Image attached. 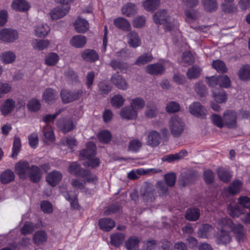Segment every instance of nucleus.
Returning <instances> with one entry per match:
<instances>
[{
	"label": "nucleus",
	"instance_id": "1",
	"mask_svg": "<svg viewBox=\"0 0 250 250\" xmlns=\"http://www.w3.org/2000/svg\"><path fill=\"white\" fill-rule=\"evenodd\" d=\"M15 170L21 179L29 177L34 183L38 182L42 178L40 168L36 165L30 166L26 161L21 160L17 163L15 166Z\"/></svg>",
	"mask_w": 250,
	"mask_h": 250
},
{
	"label": "nucleus",
	"instance_id": "2",
	"mask_svg": "<svg viewBox=\"0 0 250 250\" xmlns=\"http://www.w3.org/2000/svg\"><path fill=\"white\" fill-rule=\"evenodd\" d=\"M154 22L157 24H164L166 30L171 31L177 28L176 22L171 18L166 10L158 11L153 17Z\"/></svg>",
	"mask_w": 250,
	"mask_h": 250
},
{
	"label": "nucleus",
	"instance_id": "3",
	"mask_svg": "<svg viewBox=\"0 0 250 250\" xmlns=\"http://www.w3.org/2000/svg\"><path fill=\"white\" fill-rule=\"evenodd\" d=\"M168 127L171 135L174 138H179L185 130V124L178 116H173L169 121Z\"/></svg>",
	"mask_w": 250,
	"mask_h": 250
},
{
	"label": "nucleus",
	"instance_id": "4",
	"mask_svg": "<svg viewBox=\"0 0 250 250\" xmlns=\"http://www.w3.org/2000/svg\"><path fill=\"white\" fill-rule=\"evenodd\" d=\"M83 94L82 89H79L73 91L63 89L61 91V97L64 103H69L79 99Z\"/></svg>",
	"mask_w": 250,
	"mask_h": 250
},
{
	"label": "nucleus",
	"instance_id": "5",
	"mask_svg": "<svg viewBox=\"0 0 250 250\" xmlns=\"http://www.w3.org/2000/svg\"><path fill=\"white\" fill-rule=\"evenodd\" d=\"M224 125L229 129H234L237 127V114L233 110H228L223 114Z\"/></svg>",
	"mask_w": 250,
	"mask_h": 250
},
{
	"label": "nucleus",
	"instance_id": "6",
	"mask_svg": "<svg viewBox=\"0 0 250 250\" xmlns=\"http://www.w3.org/2000/svg\"><path fill=\"white\" fill-rule=\"evenodd\" d=\"M18 38L17 30L11 28H4L0 30V40L5 42H13Z\"/></svg>",
	"mask_w": 250,
	"mask_h": 250
},
{
	"label": "nucleus",
	"instance_id": "7",
	"mask_svg": "<svg viewBox=\"0 0 250 250\" xmlns=\"http://www.w3.org/2000/svg\"><path fill=\"white\" fill-rule=\"evenodd\" d=\"M189 111L192 115L200 118H205L207 114L205 107L199 102H195L189 106Z\"/></svg>",
	"mask_w": 250,
	"mask_h": 250
},
{
	"label": "nucleus",
	"instance_id": "8",
	"mask_svg": "<svg viewBox=\"0 0 250 250\" xmlns=\"http://www.w3.org/2000/svg\"><path fill=\"white\" fill-rule=\"evenodd\" d=\"M146 140V145L152 147H155L161 143V136L158 131L151 130L148 132Z\"/></svg>",
	"mask_w": 250,
	"mask_h": 250
},
{
	"label": "nucleus",
	"instance_id": "9",
	"mask_svg": "<svg viewBox=\"0 0 250 250\" xmlns=\"http://www.w3.org/2000/svg\"><path fill=\"white\" fill-rule=\"evenodd\" d=\"M110 81L118 89L125 90L128 88V84L125 79L119 75L118 72L112 76Z\"/></svg>",
	"mask_w": 250,
	"mask_h": 250
},
{
	"label": "nucleus",
	"instance_id": "10",
	"mask_svg": "<svg viewBox=\"0 0 250 250\" xmlns=\"http://www.w3.org/2000/svg\"><path fill=\"white\" fill-rule=\"evenodd\" d=\"M62 177L61 172L57 170H53L47 174L46 180L52 187L57 185L62 180Z\"/></svg>",
	"mask_w": 250,
	"mask_h": 250
},
{
	"label": "nucleus",
	"instance_id": "11",
	"mask_svg": "<svg viewBox=\"0 0 250 250\" xmlns=\"http://www.w3.org/2000/svg\"><path fill=\"white\" fill-rule=\"evenodd\" d=\"M69 7L67 5H61L53 9L50 13L52 20H57L64 17L68 12Z\"/></svg>",
	"mask_w": 250,
	"mask_h": 250
},
{
	"label": "nucleus",
	"instance_id": "12",
	"mask_svg": "<svg viewBox=\"0 0 250 250\" xmlns=\"http://www.w3.org/2000/svg\"><path fill=\"white\" fill-rule=\"evenodd\" d=\"M68 171L71 174L82 177H84L88 174V170L82 168L80 164L76 162H73L70 165Z\"/></svg>",
	"mask_w": 250,
	"mask_h": 250
},
{
	"label": "nucleus",
	"instance_id": "13",
	"mask_svg": "<svg viewBox=\"0 0 250 250\" xmlns=\"http://www.w3.org/2000/svg\"><path fill=\"white\" fill-rule=\"evenodd\" d=\"M126 38L128 45L132 47L136 48L141 44L139 36L135 31H130L126 35Z\"/></svg>",
	"mask_w": 250,
	"mask_h": 250
},
{
	"label": "nucleus",
	"instance_id": "14",
	"mask_svg": "<svg viewBox=\"0 0 250 250\" xmlns=\"http://www.w3.org/2000/svg\"><path fill=\"white\" fill-rule=\"evenodd\" d=\"M96 152V145L93 142H89L86 144V148L80 152V156L83 159L93 157Z\"/></svg>",
	"mask_w": 250,
	"mask_h": 250
},
{
	"label": "nucleus",
	"instance_id": "15",
	"mask_svg": "<svg viewBox=\"0 0 250 250\" xmlns=\"http://www.w3.org/2000/svg\"><path fill=\"white\" fill-rule=\"evenodd\" d=\"M137 6L131 2H127L123 5L121 9L122 14L127 17H131L137 13Z\"/></svg>",
	"mask_w": 250,
	"mask_h": 250
},
{
	"label": "nucleus",
	"instance_id": "16",
	"mask_svg": "<svg viewBox=\"0 0 250 250\" xmlns=\"http://www.w3.org/2000/svg\"><path fill=\"white\" fill-rule=\"evenodd\" d=\"M197 178L195 172L192 170H188L181 175L179 180L180 184L185 187L194 181Z\"/></svg>",
	"mask_w": 250,
	"mask_h": 250
},
{
	"label": "nucleus",
	"instance_id": "17",
	"mask_svg": "<svg viewBox=\"0 0 250 250\" xmlns=\"http://www.w3.org/2000/svg\"><path fill=\"white\" fill-rule=\"evenodd\" d=\"M11 7L14 10L25 12L29 10L30 5L26 0H14L11 3Z\"/></svg>",
	"mask_w": 250,
	"mask_h": 250
},
{
	"label": "nucleus",
	"instance_id": "18",
	"mask_svg": "<svg viewBox=\"0 0 250 250\" xmlns=\"http://www.w3.org/2000/svg\"><path fill=\"white\" fill-rule=\"evenodd\" d=\"M230 229L235 235L236 239L238 241H243L245 238L246 231L244 228V226L240 224H233L232 227Z\"/></svg>",
	"mask_w": 250,
	"mask_h": 250
},
{
	"label": "nucleus",
	"instance_id": "19",
	"mask_svg": "<svg viewBox=\"0 0 250 250\" xmlns=\"http://www.w3.org/2000/svg\"><path fill=\"white\" fill-rule=\"evenodd\" d=\"M141 196L146 201H152L154 199L155 189L150 185L144 186L141 190Z\"/></svg>",
	"mask_w": 250,
	"mask_h": 250
},
{
	"label": "nucleus",
	"instance_id": "20",
	"mask_svg": "<svg viewBox=\"0 0 250 250\" xmlns=\"http://www.w3.org/2000/svg\"><path fill=\"white\" fill-rule=\"evenodd\" d=\"M114 25L118 29L125 31H130L131 26L128 21L122 17H118L113 21Z\"/></svg>",
	"mask_w": 250,
	"mask_h": 250
},
{
	"label": "nucleus",
	"instance_id": "21",
	"mask_svg": "<svg viewBox=\"0 0 250 250\" xmlns=\"http://www.w3.org/2000/svg\"><path fill=\"white\" fill-rule=\"evenodd\" d=\"M146 72L153 75L162 74L165 71L163 65L161 63H156L148 65L146 68Z\"/></svg>",
	"mask_w": 250,
	"mask_h": 250
},
{
	"label": "nucleus",
	"instance_id": "22",
	"mask_svg": "<svg viewBox=\"0 0 250 250\" xmlns=\"http://www.w3.org/2000/svg\"><path fill=\"white\" fill-rule=\"evenodd\" d=\"M58 97L57 92L50 88L46 89L42 96V100L48 104L54 102Z\"/></svg>",
	"mask_w": 250,
	"mask_h": 250
},
{
	"label": "nucleus",
	"instance_id": "23",
	"mask_svg": "<svg viewBox=\"0 0 250 250\" xmlns=\"http://www.w3.org/2000/svg\"><path fill=\"white\" fill-rule=\"evenodd\" d=\"M187 155V151L186 150L183 149L178 153L165 156L163 157L162 160L163 161L167 162L168 163H172L183 159Z\"/></svg>",
	"mask_w": 250,
	"mask_h": 250
},
{
	"label": "nucleus",
	"instance_id": "24",
	"mask_svg": "<svg viewBox=\"0 0 250 250\" xmlns=\"http://www.w3.org/2000/svg\"><path fill=\"white\" fill-rule=\"evenodd\" d=\"M15 106V102L12 99H7L0 107L1 114L6 116L14 109Z\"/></svg>",
	"mask_w": 250,
	"mask_h": 250
},
{
	"label": "nucleus",
	"instance_id": "25",
	"mask_svg": "<svg viewBox=\"0 0 250 250\" xmlns=\"http://www.w3.org/2000/svg\"><path fill=\"white\" fill-rule=\"evenodd\" d=\"M121 116L127 120L136 119L137 116V110L134 109L131 106H125L120 112Z\"/></svg>",
	"mask_w": 250,
	"mask_h": 250
},
{
	"label": "nucleus",
	"instance_id": "26",
	"mask_svg": "<svg viewBox=\"0 0 250 250\" xmlns=\"http://www.w3.org/2000/svg\"><path fill=\"white\" fill-rule=\"evenodd\" d=\"M140 241L135 236L128 238L125 243V246L127 250H138Z\"/></svg>",
	"mask_w": 250,
	"mask_h": 250
},
{
	"label": "nucleus",
	"instance_id": "27",
	"mask_svg": "<svg viewBox=\"0 0 250 250\" xmlns=\"http://www.w3.org/2000/svg\"><path fill=\"white\" fill-rule=\"evenodd\" d=\"M47 240V234L44 230H38L33 235V242L37 245L45 243Z\"/></svg>",
	"mask_w": 250,
	"mask_h": 250
},
{
	"label": "nucleus",
	"instance_id": "28",
	"mask_svg": "<svg viewBox=\"0 0 250 250\" xmlns=\"http://www.w3.org/2000/svg\"><path fill=\"white\" fill-rule=\"evenodd\" d=\"M76 31L78 33H84L89 28V24L85 20L78 18L74 24Z\"/></svg>",
	"mask_w": 250,
	"mask_h": 250
},
{
	"label": "nucleus",
	"instance_id": "29",
	"mask_svg": "<svg viewBox=\"0 0 250 250\" xmlns=\"http://www.w3.org/2000/svg\"><path fill=\"white\" fill-rule=\"evenodd\" d=\"M99 225L103 230L108 231L115 227V222L108 218H102L99 220Z\"/></svg>",
	"mask_w": 250,
	"mask_h": 250
},
{
	"label": "nucleus",
	"instance_id": "30",
	"mask_svg": "<svg viewBox=\"0 0 250 250\" xmlns=\"http://www.w3.org/2000/svg\"><path fill=\"white\" fill-rule=\"evenodd\" d=\"M125 235L123 233L116 232L110 236V243L116 247H120L123 243Z\"/></svg>",
	"mask_w": 250,
	"mask_h": 250
},
{
	"label": "nucleus",
	"instance_id": "31",
	"mask_svg": "<svg viewBox=\"0 0 250 250\" xmlns=\"http://www.w3.org/2000/svg\"><path fill=\"white\" fill-rule=\"evenodd\" d=\"M82 56L84 60L89 62H95L99 59L98 53L95 50L91 49L84 50L82 53Z\"/></svg>",
	"mask_w": 250,
	"mask_h": 250
},
{
	"label": "nucleus",
	"instance_id": "32",
	"mask_svg": "<svg viewBox=\"0 0 250 250\" xmlns=\"http://www.w3.org/2000/svg\"><path fill=\"white\" fill-rule=\"evenodd\" d=\"M230 239L231 237L229 232L228 231L222 229L217 234L216 242L219 244H226L229 243Z\"/></svg>",
	"mask_w": 250,
	"mask_h": 250
},
{
	"label": "nucleus",
	"instance_id": "33",
	"mask_svg": "<svg viewBox=\"0 0 250 250\" xmlns=\"http://www.w3.org/2000/svg\"><path fill=\"white\" fill-rule=\"evenodd\" d=\"M200 215V210L197 208L188 209L185 214V218L190 221H194L198 219Z\"/></svg>",
	"mask_w": 250,
	"mask_h": 250
},
{
	"label": "nucleus",
	"instance_id": "34",
	"mask_svg": "<svg viewBox=\"0 0 250 250\" xmlns=\"http://www.w3.org/2000/svg\"><path fill=\"white\" fill-rule=\"evenodd\" d=\"M213 230V228L208 224H204L199 229L198 235L202 238H208L210 233Z\"/></svg>",
	"mask_w": 250,
	"mask_h": 250
},
{
	"label": "nucleus",
	"instance_id": "35",
	"mask_svg": "<svg viewBox=\"0 0 250 250\" xmlns=\"http://www.w3.org/2000/svg\"><path fill=\"white\" fill-rule=\"evenodd\" d=\"M86 42V38L83 35H77L70 40L71 45L76 48L83 47Z\"/></svg>",
	"mask_w": 250,
	"mask_h": 250
},
{
	"label": "nucleus",
	"instance_id": "36",
	"mask_svg": "<svg viewBox=\"0 0 250 250\" xmlns=\"http://www.w3.org/2000/svg\"><path fill=\"white\" fill-rule=\"evenodd\" d=\"M16 57V55L13 52L6 51L0 54V60L5 64H9L14 62Z\"/></svg>",
	"mask_w": 250,
	"mask_h": 250
},
{
	"label": "nucleus",
	"instance_id": "37",
	"mask_svg": "<svg viewBox=\"0 0 250 250\" xmlns=\"http://www.w3.org/2000/svg\"><path fill=\"white\" fill-rule=\"evenodd\" d=\"M63 196L68 200L72 207L74 208H77L79 207L77 197L76 194L72 191H66L63 193Z\"/></svg>",
	"mask_w": 250,
	"mask_h": 250
},
{
	"label": "nucleus",
	"instance_id": "38",
	"mask_svg": "<svg viewBox=\"0 0 250 250\" xmlns=\"http://www.w3.org/2000/svg\"><path fill=\"white\" fill-rule=\"evenodd\" d=\"M203 6L208 12L215 11L218 8V3L216 0H202Z\"/></svg>",
	"mask_w": 250,
	"mask_h": 250
},
{
	"label": "nucleus",
	"instance_id": "39",
	"mask_svg": "<svg viewBox=\"0 0 250 250\" xmlns=\"http://www.w3.org/2000/svg\"><path fill=\"white\" fill-rule=\"evenodd\" d=\"M49 31L50 28L46 24H39L35 27V34L36 36L42 37L46 36Z\"/></svg>",
	"mask_w": 250,
	"mask_h": 250
},
{
	"label": "nucleus",
	"instance_id": "40",
	"mask_svg": "<svg viewBox=\"0 0 250 250\" xmlns=\"http://www.w3.org/2000/svg\"><path fill=\"white\" fill-rule=\"evenodd\" d=\"M142 146V143L140 140L138 139H133L129 142L128 150L136 153L140 150Z\"/></svg>",
	"mask_w": 250,
	"mask_h": 250
},
{
	"label": "nucleus",
	"instance_id": "41",
	"mask_svg": "<svg viewBox=\"0 0 250 250\" xmlns=\"http://www.w3.org/2000/svg\"><path fill=\"white\" fill-rule=\"evenodd\" d=\"M43 138L42 140L45 142L49 141L52 142L55 139L54 133L52 128L48 125L43 129Z\"/></svg>",
	"mask_w": 250,
	"mask_h": 250
},
{
	"label": "nucleus",
	"instance_id": "42",
	"mask_svg": "<svg viewBox=\"0 0 250 250\" xmlns=\"http://www.w3.org/2000/svg\"><path fill=\"white\" fill-rule=\"evenodd\" d=\"M15 175L14 172L9 169H7L1 174L0 180L2 184H5L13 181Z\"/></svg>",
	"mask_w": 250,
	"mask_h": 250
},
{
	"label": "nucleus",
	"instance_id": "43",
	"mask_svg": "<svg viewBox=\"0 0 250 250\" xmlns=\"http://www.w3.org/2000/svg\"><path fill=\"white\" fill-rule=\"evenodd\" d=\"M238 75L242 80L250 79V65L247 64L241 67L238 71Z\"/></svg>",
	"mask_w": 250,
	"mask_h": 250
},
{
	"label": "nucleus",
	"instance_id": "44",
	"mask_svg": "<svg viewBox=\"0 0 250 250\" xmlns=\"http://www.w3.org/2000/svg\"><path fill=\"white\" fill-rule=\"evenodd\" d=\"M59 60L58 55L54 52L47 54L45 58V63L48 66H53L57 63Z\"/></svg>",
	"mask_w": 250,
	"mask_h": 250
},
{
	"label": "nucleus",
	"instance_id": "45",
	"mask_svg": "<svg viewBox=\"0 0 250 250\" xmlns=\"http://www.w3.org/2000/svg\"><path fill=\"white\" fill-rule=\"evenodd\" d=\"M228 209L229 214L232 217H237L243 213V209L236 204H230Z\"/></svg>",
	"mask_w": 250,
	"mask_h": 250
},
{
	"label": "nucleus",
	"instance_id": "46",
	"mask_svg": "<svg viewBox=\"0 0 250 250\" xmlns=\"http://www.w3.org/2000/svg\"><path fill=\"white\" fill-rule=\"evenodd\" d=\"M153 59L152 55L150 53H146L140 56L135 62L137 65H144L150 62Z\"/></svg>",
	"mask_w": 250,
	"mask_h": 250
},
{
	"label": "nucleus",
	"instance_id": "47",
	"mask_svg": "<svg viewBox=\"0 0 250 250\" xmlns=\"http://www.w3.org/2000/svg\"><path fill=\"white\" fill-rule=\"evenodd\" d=\"M242 183L240 180H235L227 188L226 190L230 194H235L237 193L241 187Z\"/></svg>",
	"mask_w": 250,
	"mask_h": 250
},
{
	"label": "nucleus",
	"instance_id": "48",
	"mask_svg": "<svg viewBox=\"0 0 250 250\" xmlns=\"http://www.w3.org/2000/svg\"><path fill=\"white\" fill-rule=\"evenodd\" d=\"M212 66L218 72L226 73L227 72L228 68L225 63L221 60H216L213 61L212 63Z\"/></svg>",
	"mask_w": 250,
	"mask_h": 250
},
{
	"label": "nucleus",
	"instance_id": "49",
	"mask_svg": "<svg viewBox=\"0 0 250 250\" xmlns=\"http://www.w3.org/2000/svg\"><path fill=\"white\" fill-rule=\"evenodd\" d=\"M201 71L199 67L194 65L188 69L187 76L189 79H196L200 76Z\"/></svg>",
	"mask_w": 250,
	"mask_h": 250
},
{
	"label": "nucleus",
	"instance_id": "50",
	"mask_svg": "<svg viewBox=\"0 0 250 250\" xmlns=\"http://www.w3.org/2000/svg\"><path fill=\"white\" fill-rule=\"evenodd\" d=\"M233 222L232 220L227 217L222 218L218 220L217 224L219 228L224 229H230L232 227Z\"/></svg>",
	"mask_w": 250,
	"mask_h": 250
},
{
	"label": "nucleus",
	"instance_id": "51",
	"mask_svg": "<svg viewBox=\"0 0 250 250\" xmlns=\"http://www.w3.org/2000/svg\"><path fill=\"white\" fill-rule=\"evenodd\" d=\"M160 0H146L144 2V7L147 11H153L160 5Z\"/></svg>",
	"mask_w": 250,
	"mask_h": 250
},
{
	"label": "nucleus",
	"instance_id": "52",
	"mask_svg": "<svg viewBox=\"0 0 250 250\" xmlns=\"http://www.w3.org/2000/svg\"><path fill=\"white\" fill-rule=\"evenodd\" d=\"M145 105V101L141 98L137 97L133 99L130 103V106L135 110L138 111L144 107Z\"/></svg>",
	"mask_w": 250,
	"mask_h": 250
},
{
	"label": "nucleus",
	"instance_id": "53",
	"mask_svg": "<svg viewBox=\"0 0 250 250\" xmlns=\"http://www.w3.org/2000/svg\"><path fill=\"white\" fill-rule=\"evenodd\" d=\"M218 85L223 88H229L230 86L231 81L229 78L225 75L218 76Z\"/></svg>",
	"mask_w": 250,
	"mask_h": 250
},
{
	"label": "nucleus",
	"instance_id": "54",
	"mask_svg": "<svg viewBox=\"0 0 250 250\" xmlns=\"http://www.w3.org/2000/svg\"><path fill=\"white\" fill-rule=\"evenodd\" d=\"M125 102V99L122 95L116 94L111 99V104L113 107L119 108L122 106Z\"/></svg>",
	"mask_w": 250,
	"mask_h": 250
},
{
	"label": "nucleus",
	"instance_id": "55",
	"mask_svg": "<svg viewBox=\"0 0 250 250\" xmlns=\"http://www.w3.org/2000/svg\"><path fill=\"white\" fill-rule=\"evenodd\" d=\"M212 93L213 97L216 102L222 103L227 100V95L224 90L221 89L217 93L215 90H213Z\"/></svg>",
	"mask_w": 250,
	"mask_h": 250
},
{
	"label": "nucleus",
	"instance_id": "56",
	"mask_svg": "<svg viewBox=\"0 0 250 250\" xmlns=\"http://www.w3.org/2000/svg\"><path fill=\"white\" fill-rule=\"evenodd\" d=\"M48 45L49 42L47 40H35L33 43V48L39 50L45 49Z\"/></svg>",
	"mask_w": 250,
	"mask_h": 250
},
{
	"label": "nucleus",
	"instance_id": "57",
	"mask_svg": "<svg viewBox=\"0 0 250 250\" xmlns=\"http://www.w3.org/2000/svg\"><path fill=\"white\" fill-rule=\"evenodd\" d=\"M110 65L114 70L120 69L122 71L126 70L128 68L127 63L115 60L111 61Z\"/></svg>",
	"mask_w": 250,
	"mask_h": 250
},
{
	"label": "nucleus",
	"instance_id": "58",
	"mask_svg": "<svg viewBox=\"0 0 250 250\" xmlns=\"http://www.w3.org/2000/svg\"><path fill=\"white\" fill-rule=\"evenodd\" d=\"M98 88L100 93L102 95H106L111 90V86L106 82L102 81L98 84Z\"/></svg>",
	"mask_w": 250,
	"mask_h": 250
},
{
	"label": "nucleus",
	"instance_id": "59",
	"mask_svg": "<svg viewBox=\"0 0 250 250\" xmlns=\"http://www.w3.org/2000/svg\"><path fill=\"white\" fill-rule=\"evenodd\" d=\"M27 106L32 111H37L41 108V103L37 99H32L28 101Z\"/></svg>",
	"mask_w": 250,
	"mask_h": 250
},
{
	"label": "nucleus",
	"instance_id": "60",
	"mask_svg": "<svg viewBox=\"0 0 250 250\" xmlns=\"http://www.w3.org/2000/svg\"><path fill=\"white\" fill-rule=\"evenodd\" d=\"M99 140L104 143H108L111 139V135L108 131L103 130L101 131L98 134Z\"/></svg>",
	"mask_w": 250,
	"mask_h": 250
},
{
	"label": "nucleus",
	"instance_id": "61",
	"mask_svg": "<svg viewBox=\"0 0 250 250\" xmlns=\"http://www.w3.org/2000/svg\"><path fill=\"white\" fill-rule=\"evenodd\" d=\"M180 109V104L175 101H171L168 103L166 107L167 112L173 113L179 111Z\"/></svg>",
	"mask_w": 250,
	"mask_h": 250
},
{
	"label": "nucleus",
	"instance_id": "62",
	"mask_svg": "<svg viewBox=\"0 0 250 250\" xmlns=\"http://www.w3.org/2000/svg\"><path fill=\"white\" fill-rule=\"evenodd\" d=\"M218 175L221 181L224 182H229L231 179V176L229 172L223 168H219L217 171Z\"/></svg>",
	"mask_w": 250,
	"mask_h": 250
},
{
	"label": "nucleus",
	"instance_id": "63",
	"mask_svg": "<svg viewBox=\"0 0 250 250\" xmlns=\"http://www.w3.org/2000/svg\"><path fill=\"white\" fill-rule=\"evenodd\" d=\"M35 228V225L32 223L27 222L25 223L21 229V232L23 234L26 235L31 233Z\"/></svg>",
	"mask_w": 250,
	"mask_h": 250
},
{
	"label": "nucleus",
	"instance_id": "64",
	"mask_svg": "<svg viewBox=\"0 0 250 250\" xmlns=\"http://www.w3.org/2000/svg\"><path fill=\"white\" fill-rule=\"evenodd\" d=\"M59 125L62 130L64 133L72 130L74 127L73 121L71 120H66L62 125L59 124Z\"/></svg>",
	"mask_w": 250,
	"mask_h": 250
}]
</instances>
